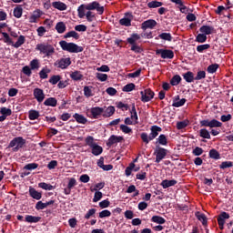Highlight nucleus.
Returning <instances> with one entry per match:
<instances>
[{"instance_id":"f257e3e1","label":"nucleus","mask_w":233,"mask_h":233,"mask_svg":"<svg viewBox=\"0 0 233 233\" xmlns=\"http://www.w3.org/2000/svg\"><path fill=\"white\" fill-rule=\"evenodd\" d=\"M92 10H96L99 15H103V14L105 13V6L101 5V4H99L97 1H94L86 5L82 4L77 8L78 17L80 19H83V17L86 16L88 23L96 21V14H94Z\"/></svg>"},{"instance_id":"f03ea898","label":"nucleus","mask_w":233,"mask_h":233,"mask_svg":"<svg viewBox=\"0 0 233 233\" xmlns=\"http://www.w3.org/2000/svg\"><path fill=\"white\" fill-rule=\"evenodd\" d=\"M59 46L65 52H69V54H79L83 52V46H79L75 43H68L65 40L59 42Z\"/></svg>"},{"instance_id":"7ed1b4c3","label":"nucleus","mask_w":233,"mask_h":233,"mask_svg":"<svg viewBox=\"0 0 233 233\" xmlns=\"http://www.w3.org/2000/svg\"><path fill=\"white\" fill-rule=\"evenodd\" d=\"M35 50H38L40 54H45L46 57H50V56H54L56 53V48L50 44H38Z\"/></svg>"},{"instance_id":"20e7f679","label":"nucleus","mask_w":233,"mask_h":233,"mask_svg":"<svg viewBox=\"0 0 233 233\" xmlns=\"http://www.w3.org/2000/svg\"><path fill=\"white\" fill-rule=\"evenodd\" d=\"M26 144V140L23 137H16L11 140L8 148H13V152H18Z\"/></svg>"},{"instance_id":"39448f33","label":"nucleus","mask_w":233,"mask_h":233,"mask_svg":"<svg viewBox=\"0 0 233 233\" xmlns=\"http://www.w3.org/2000/svg\"><path fill=\"white\" fill-rule=\"evenodd\" d=\"M103 112H105V108L100 106H95L86 109V116L90 117V119H99L101 116H103Z\"/></svg>"},{"instance_id":"423d86ee","label":"nucleus","mask_w":233,"mask_h":233,"mask_svg":"<svg viewBox=\"0 0 233 233\" xmlns=\"http://www.w3.org/2000/svg\"><path fill=\"white\" fill-rule=\"evenodd\" d=\"M71 65L72 60H70V57L60 58L55 62V66L61 68L62 70L68 68Z\"/></svg>"},{"instance_id":"0eeeda50","label":"nucleus","mask_w":233,"mask_h":233,"mask_svg":"<svg viewBox=\"0 0 233 233\" xmlns=\"http://www.w3.org/2000/svg\"><path fill=\"white\" fill-rule=\"evenodd\" d=\"M156 55L160 56L162 59H174V51L170 49H157Z\"/></svg>"},{"instance_id":"6e6552de","label":"nucleus","mask_w":233,"mask_h":233,"mask_svg":"<svg viewBox=\"0 0 233 233\" xmlns=\"http://www.w3.org/2000/svg\"><path fill=\"white\" fill-rule=\"evenodd\" d=\"M141 101L143 103H148V101H152L154 99V93L150 90V88L145 89L140 92Z\"/></svg>"},{"instance_id":"1a4fd4ad","label":"nucleus","mask_w":233,"mask_h":233,"mask_svg":"<svg viewBox=\"0 0 233 233\" xmlns=\"http://www.w3.org/2000/svg\"><path fill=\"white\" fill-rule=\"evenodd\" d=\"M156 163H159L167 157V149L163 147H157L155 150Z\"/></svg>"},{"instance_id":"9d476101","label":"nucleus","mask_w":233,"mask_h":233,"mask_svg":"<svg viewBox=\"0 0 233 233\" xmlns=\"http://www.w3.org/2000/svg\"><path fill=\"white\" fill-rule=\"evenodd\" d=\"M34 97L36 99L38 103H43L45 101V92L41 88L34 89Z\"/></svg>"},{"instance_id":"9b49d317","label":"nucleus","mask_w":233,"mask_h":233,"mask_svg":"<svg viewBox=\"0 0 233 233\" xmlns=\"http://www.w3.org/2000/svg\"><path fill=\"white\" fill-rule=\"evenodd\" d=\"M157 25V22H156V20L149 19L142 23L141 28L142 30H147V28L152 30Z\"/></svg>"},{"instance_id":"f8f14e48","label":"nucleus","mask_w":233,"mask_h":233,"mask_svg":"<svg viewBox=\"0 0 233 233\" xmlns=\"http://www.w3.org/2000/svg\"><path fill=\"white\" fill-rule=\"evenodd\" d=\"M230 218V215L227 212H222L218 218V223L219 226V228L223 229V227H225V219H228Z\"/></svg>"},{"instance_id":"ddd939ff","label":"nucleus","mask_w":233,"mask_h":233,"mask_svg":"<svg viewBox=\"0 0 233 233\" xmlns=\"http://www.w3.org/2000/svg\"><path fill=\"white\" fill-rule=\"evenodd\" d=\"M42 15H43V11H41V9L35 10L32 15L29 17V23H37V20Z\"/></svg>"},{"instance_id":"4468645a","label":"nucleus","mask_w":233,"mask_h":233,"mask_svg":"<svg viewBox=\"0 0 233 233\" xmlns=\"http://www.w3.org/2000/svg\"><path fill=\"white\" fill-rule=\"evenodd\" d=\"M123 137H117L115 135H112L108 140H107V147H112V145H116V143H121V141H123Z\"/></svg>"},{"instance_id":"2eb2a0df","label":"nucleus","mask_w":233,"mask_h":233,"mask_svg":"<svg viewBox=\"0 0 233 233\" xmlns=\"http://www.w3.org/2000/svg\"><path fill=\"white\" fill-rule=\"evenodd\" d=\"M159 132H161V127L157 126L151 127V133L149 134V140L153 141L156 139L157 136H159Z\"/></svg>"},{"instance_id":"dca6fc26","label":"nucleus","mask_w":233,"mask_h":233,"mask_svg":"<svg viewBox=\"0 0 233 233\" xmlns=\"http://www.w3.org/2000/svg\"><path fill=\"white\" fill-rule=\"evenodd\" d=\"M199 32H201V34H204L205 35H210V34H214L215 29L213 26L210 25H202L199 28Z\"/></svg>"},{"instance_id":"f3484780","label":"nucleus","mask_w":233,"mask_h":233,"mask_svg":"<svg viewBox=\"0 0 233 233\" xmlns=\"http://www.w3.org/2000/svg\"><path fill=\"white\" fill-rule=\"evenodd\" d=\"M104 112L102 113L103 117H111L116 112V107L110 106L108 107H103Z\"/></svg>"},{"instance_id":"a211bd4d","label":"nucleus","mask_w":233,"mask_h":233,"mask_svg":"<svg viewBox=\"0 0 233 233\" xmlns=\"http://www.w3.org/2000/svg\"><path fill=\"white\" fill-rule=\"evenodd\" d=\"M52 6H53V8H56V10H60V12H63V11L66 10V8H68V6H66V4L60 2V1L53 2Z\"/></svg>"},{"instance_id":"6ab92c4d","label":"nucleus","mask_w":233,"mask_h":233,"mask_svg":"<svg viewBox=\"0 0 233 233\" xmlns=\"http://www.w3.org/2000/svg\"><path fill=\"white\" fill-rule=\"evenodd\" d=\"M177 185V180L172 179V180H168V179H165L161 182V187L163 188H169V187H174Z\"/></svg>"},{"instance_id":"aec40b11","label":"nucleus","mask_w":233,"mask_h":233,"mask_svg":"<svg viewBox=\"0 0 233 233\" xmlns=\"http://www.w3.org/2000/svg\"><path fill=\"white\" fill-rule=\"evenodd\" d=\"M74 119H76V123H79L80 125H86L88 119H86V117H85V116L83 115H79L77 113H76L73 116Z\"/></svg>"},{"instance_id":"412c9836","label":"nucleus","mask_w":233,"mask_h":233,"mask_svg":"<svg viewBox=\"0 0 233 233\" xmlns=\"http://www.w3.org/2000/svg\"><path fill=\"white\" fill-rule=\"evenodd\" d=\"M29 194L31 198H33V199L39 200L41 199V198H43V195L41 194V192L35 190V188L34 187L29 188Z\"/></svg>"},{"instance_id":"4be33fe9","label":"nucleus","mask_w":233,"mask_h":233,"mask_svg":"<svg viewBox=\"0 0 233 233\" xmlns=\"http://www.w3.org/2000/svg\"><path fill=\"white\" fill-rule=\"evenodd\" d=\"M91 152L93 156H101V154H103V147L97 144H95L91 147Z\"/></svg>"},{"instance_id":"5701e85b","label":"nucleus","mask_w":233,"mask_h":233,"mask_svg":"<svg viewBox=\"0 0 233 233\" xmlns=\"http://www.w3.org/2000/svg\"><path fill=\"white\" fill-rule=\"evenodd\" d=\"M26 41V37L25 35L18 36V39L15 43H13L14 48H19L20 46H23Z\"/></svg>"},{"instance_id":"b1692460","label":"nucleus","mask_w":233,"mask_h":233,"mask_svg":"<svg viewBox=\"0 0 233 233\" xmlns=\"http://www.w3.org/2000/svg\"><path fill=\"white\" fill-rule=\"evenodd\" d=\"M183 77L187 83H194V81H196V77H194V73L190 71L184 74Z\"/></svg>"},{"instance_id":"393cba45","label":"nucleus","mask_w":233,"mask_h":233,"mask_svg":"<svg viewBox=\"0 0 233 233\" xmlns=\"http://www.w3.org/2000/svg\"><path fill=\"white\" fill-rule=\"evenodd\" d=\"M56 30L58 34H65L66 32V25L63 22H58L56 25Z\"/></svg>"},{"instance_id":"a878e982","label":"nucleus","mask_w":233,"mask_h":233,"mask_svg":"<svg viewBox=\"0 0 233 233\" xmlns=\"http://www.w3.org/2000/svg\"><path fill=\"white\" fill-rule=\"evenodd\" d=\"M139 39H141V35L133 34L130 37L127 38V43H129V45H136Z\"/></svg>"},{"instance_id":"bb28decb","label":"nucleus","mask_w":233,"mask_h":233,"mask_svg":"<svg viewBox=\"0 0 233 233\" xmlns=\"http://www.w3.org/2000/svg\"><path fill=\"white\" fill-rule=\"evenodd\" d=\"M151 221L153 223H157V225H165V223L167 222V220L160 216H153Z\"/></svg>"},{"instance_id":"cd10ccee","label":"nucleus","mask_w":233,"mask_h":233,"mask_svg":"<svg viewBox=\"0 0 233 233\" xmlns=\"http://www.w3.org/2000/svg\"><path fill=\"white\" fill-rule=\"evenodd\" d=\"M44 105L46 106H57V99L54 97H49L45 100Z\"/></svg>"},{"instance_id":"c85d7f7f","label":"nucleus","mask_w":233,"mask_h":233,"mask_svg":"<svg viewBox=\"0 0 233 233\" xmlns=\"http://www.w3.org/2000/svg\"><path fill=\"white\" fill-rule=\"evenodd\" d=\"M130 114H131L130 118L134 121L135 125H137V123L139 122L137 121L138 117H137V111H136V105H133Z\"/></svg>"},{"instance_id":"c756f323","label":"nucleus","mask_w":233,"mask_h":233,"mask_svg":"<svg viewBox=\"0 0 233 233\" xmlns=\"http://www.w3.org/2000/svg\"><path fill=\"white\" fill-rule=\"evenodd\" d=\"M29 66L31 70H39V67L41 66V63H39V59L35 58L30 62Z\"/></svg>"},{"instance_id":"7c9ffc66","label":"nucleus","mask_w":233,"mask_h":233,"mask_svg":"<svg viewBox=\"0 0 233 233\" xmlns=\"http://www.w3.org/2000/svg\"><path fill=\"white\" fill-rule=\"evenodd\" d=\"M26 223H39L41 221L40 217H34L32 215L25 216Z\"/></svg>"},{"instance_id":"2f4dec72","label":"nucleus","mask_w":233,"mask_h":233,"mask_svg":"<svg viewBox=\"0 0 233 233\" xmlns=\"http://www.w3.org/2000/svg\"><path fill=\"white\" fill-rule=\"evenodd\" d=\"M70 77L74 81H81V79H83V74H81L79 71H74L71 73Z\"/></svg>"},{"instance_id":"473e14b6","label":"nucleus","mask_w":233,"mask_h":233,"mask_svg":"<svg viewBox=\"0 0 233 233\" xmlns=\"http://www.w3.org/2000/svg\"><path fill=\"white\" fill-rule=\"evenodd\" d=\"M185 103H187V99L185 98L179 99L177 97L173 101V106H175L176 108H179V106H183Z\"/></svg>"},{"instance_id":"72a5a7b5","label":"nucleus","mask_w":233,"mask_h":233,"mask_svg":"<svg viewBox=\"0 0 233 233\" xmlns=\"http://www.w3.org/2000/svg\"><path fill=\"white\" fill-rule=\"evenodd\" d=\"M28 117L31 121H35V119L39 118V112L34 109L29 111Z\"/></svg>"},{"instance_id":"f704fd0d","label":"nucleus","mask_w":233,"mask_h":233,"mask_svg":"<svg viewBox=\"0 0 233 233\" xmlns=\"http://www.w3.org/2000/svg\"><path fill=\"white\" fill-rule=\"evenodd\" d=\"M48 74H50V69H48V67H44L39 72L40 79H47L48 78Z\"/></svg>"},{"instance_id":"c9c22d12","label":"nucleus","mask_w":233,"mask_h":233,"mask_svg":"<svg viewBox=\"0 0 233 233\" xmlns=\"http://www.w3.org/2000/svg\"><path fill=\"white\" fill-rule=\"evenodd\" d=\"M157 39H163L164 41H172V35L170 33H162L158 35Z\"/></svg>"},{"instance_id":"e433bc0d","label":"nucleus","mask_w":233,"mask_h":233,"mask_svg":"<svg viewBox=\"0 0 233 233\" xmlns=\"http://www.w3.org/2000/svg\"><path fill=\"white\" fill-rule=\"evenodd\" d=\"M14 15L15 17H16L17 19L21 18L23 15V7L21 5L16 6L14 9Z\"/></svg>"},{"instance_id":"4c0bfd02","label":"nucleus","mask_w":233,"mask_h":233,"mask_svg":"<svg viewBox=\"0 0 233 233\" xmlns=\"http://www.w3.org/2000/svg\"><path fill=\"white\" fill-rule=\"evenodd\" d=\"M199 136L200 137H203V139H210V132H208L207 128L200 129Z\"/></svg>"},{"instance_id":"58836bf2","label":"nucleus","mask_w":233,"mask_h":233,"mask_svg":"<svg viewBox=\"0 0 233 233\" xmlns=\"http://www.w3.org/2000/svg\"><path fill=\"white\" fill-rule=\"evenodd\" d=\"M179 83H181V76L179 75H176L170 80V84L172 85V86H177Z\"/></svg>"},{"instance_id":"ea45409f","label":"nucleus","mask_w":233,"mask_h":233,"mask_svg":"<svg viewBox=\"0 0 233 233\" xmlns=\"http://www.w3.org/2000/svg\"><path fill=\"white\" fill-rule=\"evenodd\" d=\"M110 216H112V212L108 209H104L98 214V218H100V219H103L104 218H110Z\"/></svg>"},{"instance_id":"a19ab883","label":"nucleus","mask_w":233,"mask_h":233,"mask_svg":"<svg viewBox=\"0 0 233 233\" xmlns=\"http://www.w3.org/2000/svg\"><path fill=\"white\" fill-rule=\"evenodd\" d=\"M148 8H159L163 6V2L158 1H151L147 4Z\"/></svg>"},{"instance_id":"79ce46f5","label":"nucleus","mask_w":233,"mask_h":233,"mask_svg":"<svg viewBox=\"0 0 233 233\" xmlns=\"http://www.w3.org/2000/svg\"><path fill=\"white\" fill-rule=\"evenodd\" d=\"M187 127H188V120L177 122V130H183V128H187Z\"/></svg>"},{"instance_id":"37998d69","label":"nucleus","mask_w":233,"mask_h":233,"mask_svg":"<svg viewBox=\"0 0 233 233\" xmlns=\"http://www.w3.org/2000/svg\"><path fill=\"white\" fill-rule=\"evenodd\" d=\"M219 68V65L218 64H213L208 66V74H216L218 72V69Z\"/></svg>"},{"instance_id":"c03bdc74","label":"nucleus","mask_w":233,"mask_h":233,"mask_svg":"<svg viewBox=\"0 0 233 233\" xmlns=\"http://www.w3.org/2000/svg\"><path fill=\"white\" fill-rule=\"evenodd\" d=\"M65 39H68V37H74V39H79V34L76 31H69L64 35Z\"/></svg>"},{"instance_id":"a18cd8bd","label":"nucleus","mask_w":233,"mask_h":233,"mask_svg":"<svg viewBox=\"0 0 233 233\" xmlns=\"http://www.w3.org/2000/svg\"><path fill=\"white\" fill-rule=\"evenodd\" d=\"M39 188H43V190H54V186L45 183V182H41L38 184Z\"/></svg>"},{"instance_id":"49530a36","label":"nucleus","mask_w":233,"mask_h":233,"mask_svg":"<svg viewBox=\"0 0 233 233\" xmlns=\"http://www.w3.org/2000/svg\"><path fill=\"white\" fill-rule=\"evenodd\" d=\"M222 125L223 124L217 119H212L211 121H209V128H218L222 127Z\"/></svg>"},{"instance_id":"de8ad7c7","label":"nucleus","mask_w":233,"mask_h":233,"mask_svg":"<svg viewBox=\"0 0 233 233\" xmlns=\"http://www.w3.org/2000/svg\"><path fill=\"white\" fill-rule=\"evenodd\" d=\"M84 96L86 97H92V96H94V93L92 92V87L91 86H86L84 87Z\"/></svg>"},{"instance_id":"09e8293b","label":"nucleus","mask_w":233,"mask_h":233,"mask_svg":"<svg viewBox=\"0 0 233 233\" xmlns=\"http://www.w3.org/2000/svg\"><path fill=\"white\" fill-rule=\"evenodd\" d=\"M119 24L122 25V26H130L132 25V20L129 19V18H127V17H124V18H121L119 20Z\"/></svg>"},{"instance_id":"8fccbe9b","label":"nucleus","mask_w":233,"mask_h":233,"mask_svg":"<svg viewBox=\"0 0 233 233\" xmlns=\"http://www.w3.org/2000/svg\"><path fill=\"white\" fill-rule=\"evenodd\" d=\"M196 216H197L198 221H201V223L203 225H207V217L205 216V214L197 212Z\"/></svg>"},{"instance_id":"3c124183","label":"nucleus","mask_w":233,"mask_h":233,"mask_svg":"<svg viewBox=\"0 0 233 233\" xmlns=\"http://www.w3.org/2000/svg\"><path fill=\"white\" fill-rule=\"evenodd\" d=\"M86 144L90 148H92L95 145H96V143L94 141V137L92 136H88L87 137H86Z\"/></svg>"},{"instance_id":"603ef678","label":"nucleus","mask_w":233,"mask_h":233,"mask_svg":"<svg viewBox=\"0 0 233 233\" xmlns=\"http://www.w3.org/2000/svg\"><path fill=\"white\" fill-rule=\"evenodd\" d=\"M157 143L159 144V145H162V146H167V136H165V135H160L159 137H158V138L157 139Z\"/></svg>"},{"instance_id":"864d4df0","label":"nucleus","mask_w":233,"mask_h":233,"mask_svg":"<svg viewBox=\"0 0 233 233\" xmlns=\"http://www.w3.org/2000/svg\"><path fill=\"white\" fill-rule=\"evenodd\" d=\"M105 188V182L97 183L94 187H90L91 192H97V190H101Z\"/></svg>"},{"instance_id":"5fc2aeb1","label":"nucleus","mask_w":233,"mask_h":233,"mask_svg":"<svg viewBox=\"0 0 233 233\" xmlns=\"http://www.w3.org/2000/svg\"><path fill=\"white\" fill-rule=\"evenodd\" d=\"M2 35L4 36V43H6L7 45L14 46V42L12 41V38H10V35L7 33H2Z\"/></svg>"},{"instance_id":"6e6d98bb","label":"nucleus","mask_w":233,"mask_h":233,"mask_svg":"<svg viewBox=\"0 0 233 233\" xmlns=\"http://www.w3.org/2000/svg\"><path fill=\"white\" fill-rule=\"evenodd\" d=\"M0 114H2V116H5V117H8V116H12V109L8 107H2L0 109Z\"/></svg>"},{"instance_id":"4d7b16f0","label":"nucleus","mask_w":233,"mask_h":233,"mask_svg":"<svg viewBox=\"0 0 233 233\" xmlns=\"http://www.w3.org/2000/svg\"><path fill=\"white\" fill-rule=\"evenodd\" d=\"M209 157H211V159H219V152H218L216 149H211L209 151Z\"/></svg>"},{"instance_id":"13d9d810","label":"nucleus","mask_w":233,"mask_h":233,"mask_svg":"<svg viewBox=\"0 0 233 233\" xmlns=\"http://www.w3.org/2000/svg\"><path fill=\"white\" fill-rule=\"evenodd\" d=\"M233 167L232 161H224L220 164L219 168H222V170H225V168H230Z\"/></svg>"},{"instance_id":"bf43d9fd","label":"nucleus","mask_w":233,"mask_h":233,"mask_svg":"<svg viewBox=\"0 0 233 233\" xmlns=\"http://www.w3.org/2000/svg\"><path fill=\"white\" fill-rule=\"evenodd\" d=\"M197 43H205L207 41V35L205 34H198L196 37Z\"/></svg>"},{"instance_id":"052dcab7","label":"nucleus","mask_w":233,"mask_h":233,"mask_svg":"<svg viewBox=\"0 0 233 233\" xmlns=\"http://www.w3.org/2000/svg\"><path fill=\"white\" fill-rule=\"evenodd\" d=\"M135 88L136 85L134 83H130L123 87V92H132V90H134Z\"/></svg>"},{"instance_id":"680f3d73","label":"nucleus","mask_w":233,"mask_h":233,"mask_svg":"<svg viewBox=\"0 0 233 233\" xmlns=\"http://www.w3.org/2000/svg\"><path fill=\"white\" fill-rule=\"evenodd\" d=\"M207 77V73L205 71H198L195 77V81H200V79H205Z\"/></svg>"},{"instance_id":"e2e57ef3","label":"nucleus","mask_w":233,"mask_h":233,"mask_svg":"<svg viewBox=\"0 0 233 233\" xmlns=\"http://www.w3.org/2000/svg\"><path fill=\"white\" fill-rule=\"evenodd\" d=\"M59 81H61V76H51V78L49 79V83L51 85H57V83H59Z\"/></svg>"},{"instance_id":"0e129e2a","label":"nucleus","mask_w":233,"mask_h":233,"mask_svg":"<svg viewBox=\"0 0 233 233\" xmlns=\"http://www.w3.org/2000/svg\"><path fill=\"white\" fill-rule=\"evenodd\" d=\"M210 48V45L208 44H204L197 46V51L199 53L205 52V50H208Z\"/></svg>"},{"instance_id":"69168bd1","label":"nucleus","mask_w":233,"mask_h":233,"mask_svg":"<svg viewBox=\"0 0 233 233\" xmlns=\"http://www.w3.org/2000/svg\"><path fill=\"white\" fill-rule=\"evenodd\" d=\"M96 209L91 208L89 209L86 214L85 215V219H90L93 216H96Z\"/></svg>"},{"instance_id":"338daca9","label":"nucleus","mask_w":233,"mask_h":233,"mask_svg":"<svg viewBox=\"0 0 233 233\" xmlns=\"http://www.w3.org/2000/svg\"><path fill=\"white\" fill-rule=\"evenodd\" d=\"M37 167H39L38 164L36 163H30L27 164L24 167L25 170H35V168H37Z\"/></svg>"},{"instance_id":"774afa93","label":"nucleus","mask_w":233,"mask_h":233,"mask_svg":"<svg viewBox=\"0 0 233 233\" xmlns=\"http://www.w3.org/2000/svg\"><path fill=\"white\" fill-rule=\"evenodd\" d=\"M120 130H122L124 134H132V128L127 125H120Z\"/></svg>"}]
</instances>
